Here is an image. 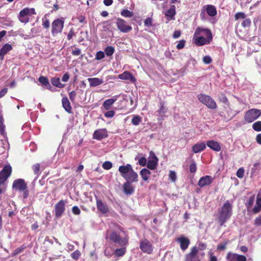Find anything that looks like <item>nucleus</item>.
I'll return each mask as SVG.
<instances>
[{"label":"nucleus","instance_id":"f257e3e1","mask_svg":"<svg viewBox=\"0 0 261 261\" xmlns=\"http://www.w3.org/2000/svg\"><path fill=\"white\" fill-rule=\"evenodd\" d=\"M232 215V202L227 200L218 212V220L220 226H223Z\"/></svg>","mask_w":261,"mask_h":261},{"label":"nucleus","instance_id":"864d4df0","mask_svg":"<svg viewBox=\"0 0 261 261\" xmlns=\"http://www.w3.org/2000/svg\"><path fill=\"white\" fill-rule=\"evenodd\" d=\"M42 25L44 28L48 29L50 25V22L49 20L47 19H43Z\"/></svg>","mask_w":261,"mask_h":261},{"label":"nucleus","instance_id":"dca6fc26","mask_svg":"<svg viewBox=\"0 0 261 261\" xmlns=\"http://www.w3.org/2000/svg\"><path fill=\"white\" fill-rule=\"evenodd\" d=\"M108 137V132L106 128L96 130L93 134V138L100 140Z\"/></svg>","mask_w":261,"mask_h":261},{"label":"nucleus","instance_id":"ea45409f","mask_svg":"<svg viewBox=\"0 0 261 261\" xmlns=\"http://www.w3.org/2000/svg\"><path fill=\"white\" fill-rule=\"evenodd\" d=\"M158 112L161 116H162L167 112V109L162 102H160V108Z\"/></svg>","mask_w":261,"mask_h":261},{"label":"nucleus","instance_id":"de8ad7c7","mask_svg":"<svg viewBox=\"0 0 261 261\" xmlns=\"http://www.w3.org/2000/svg\"><path fill=\"white\" fill-rule=\"evenodd\" d=\"M80 255H81V253L79 250H75L74 252L72 253L71 254V257L75 260L79 259Z\"/></svg>","mask_w":261,"mask_h":261},{"label":"nucleus","instance_id":"58836bf2","mask_svg":"<svg viewBox=\"0 0 261 261\" xmlns=\"http://www.w3.org/2000/svg\"><path fill=\"white\" fill-rule=\"evenodd\" d=\"M141 121V118L139 116H135L132 119V123L134 125H138Z\"/></svg>","mask_w":261,"mask_h":261},{"label":"nucleus","instance_id":"052dcab7","mask_svg":"<svg viewBox=\"0 0 261 261\" xmlns=\"http://www.w3.org/2000/svg\"><path fill=\"white\" fill-rule=\"evenodd\" d=\"M81 50L79 48H75L72 51V54L73 56H77L81 54Z\"/></svg>","mask_w":261,"mask_h":261},{"label":"nucleus","instance_id":"f03ea898","mask_svg":"<svg viewBox=\"0 0 261 261\" xmlns=\"http://www.w3.org/2000/svg\"><path fill=\"white\" fill-rule=\"evenodd\" d=\"M118 171L121 176L126 181H131L132 182L138 181V174L134 171L130 164L119 166Z\"/></svg>","mask_w":261,"mask_h":261},{"label":"nucleus","instance_id":"c9c22d12","mask_svg":"<svg viewBox=\"0 0 261 261\" xmlns=\"http://www.w3.org/2000/svg\"><path fill=\"white\" fill-rule=\"evenodd\" d=\"M39 82L43 85L45 86H50L49 85V81L47 79V77H45V76H41L39 78Z\"/></svg>","mask_w":261,"mask_h":261},{"label":"nucleus","instance_id":"e2e57ef3","mask_svg":"<svg viewBox=\"0 0 261 261\" xmlns=\"http://www.w3.org/2000/svg\"><path fill=\"white\" fill-rule=\"evenodd\" d=\"M260 211H261V206L258 205H257L256 204V205L254 206V207L253 209V213H258L259 212H260Z\"/></svg>","mask_w":261,"mask_h":261},{"label":"nucleus","instance_id":"c756f323","mask_svg":"<svg viewBox=\"0 0 261 261\" xmlns=\"http://www.w3.org/2000/svg\"><path fill=\"white\" fill-rule=\"evenodd\" d=\"M12 49V46L9 44H5L0 49V56L3 59L4 56Z\"/></svg>","mask_w":261,"mask_h":261},{"label":"nucleus","instance_id":"5fc2aeb1","mask_svg":"<svg viewBox=\"0 0 261 261\" xmlns=\"http://www.w3.org/2000/svg\"><path fill=\"white\" fill-rule=\"evenodd\" d=\"M203 62L206 64H209L212 62V59L210 56H206L203 58Z\"/></svg>","mask_w":261,"mask_h":261},{"label":"nucleus","instance_id":"a19ab883","mask_svg":"<svg viewBox=\"0 0 261 261\" xmlns=\"http://www.w3.org/2000/svg\"><path fill=\"white\" fill-rule=\"evenodd\" d=\"M105 57V53L102 51H98L97 52L95 56V59L96 60H100Z\"/></svg>","mask_w":261,"mask_h":261},{"label":"nucleus","instance_id":"37998d69","mask_svg":"<svg viewBox=\"0 0 261 261\" xmlns=\"http://www.w3.org/2000/svg\"><path fill=\"white\" fill-rule=\"evenodd\" d=\"M236 175L238 177L240 178H242L244 175V169L243 168H239L236 173Z\"/></svg>","mask_w":261,"mask_h":261},{"label":"nucleus","instance_id":"f3484780","mask_svg":"<svg viewBox=\"0 0 261 261\" xmlns=\"http://www.w3.org/2000/svg\"><path fill=\"white\" fill-rule=\"evenodd\" d=\"M228 261H246V257L244 255L229 252L226 256Z\"/></svg>","mask_w":261,"mask_h":261},{"label":"nucleus","instance_id":"680f3d73","mask_svg":"<svg viewBox=\"0 0 261 261\" xmlns=\"http://www.w3.org/2000/svg\"><path fill=\"white\" fill-rule=\"evenodd\" d=\"M69 79V75L68 73H65L62 76V80L64 82H66Z\"/></svg>","mask_w":261,"mask_h":261},{"label":"nucleus","instance_id":"69168bd1","mask_svg":"<svg viewBox=\"0 0 261 261\" xmlns=\"http://www.w3.org/2000/svg\"><path fill=\"white\" fill-rule=\"evenodd\" d=\"M8 92L7 88H4L0 91V98L3 97Z\"/></svg>","mask_w":261,"mask_h":261},{"label":"nucleus","instance_id":"cd10ccee","mask_svg":"<svg viewBox=\"0 0 261 261\" xmlns=\"http://www.w3.org/2000/svg\"><path fill=\"white\" fill-rule=\"evenodd\" d=\"M88 80L91 87H96L102 84L103 83L102 80L96 77L89 78Z\"/></svg>","mask_w":261,"mask_h":261},{"label":"nucleus","instance_id":"4be33fe9","mask_svg":"<svg viewBox=\"0 0 261 261\" xmlns=\"http://www.w3.org/2000/svg\"><path fill=\"white\" fill-rule=\"evenodd\" d=\"M176 241L179 243L180 248L183 250H186L190 244L189 240L184 237L177 238Z\"/></svg>","mask_w":261,"mask_h":261},{"label":"nucleus","instance_id":"412c9836","mask_svg":"<svg viewBox=\"0 0 261 261\" xmlns=\"http://www.w3.org/2000/svg\"><path fill=\"white\" fill-rule=\"evenodd\" d=\"M131 182V181H126L123 185V192L126 195H130L134 192V187Z\"/></svg>","mask_w":261,"mask_h":261},{"label":"nucleus","instance_id":"b1692460","mask_svg":"<svg viewBox=\"0 0 261 261\" xmlns=\"http://www.w3.org/2000/svg\"><path fill=\"white\" fill-rule=\"evenodd\" d=\"M195 40L194 42L198 46H202L205 44H209L211 42L210 40H208L206 38L204 37L203 36H196L194 37Z\"/></svg>","mask_w":261,"mask_h":261},{"label":"nucleus","instance_id":"72a5a7b5","mask_svg":"<svg viewBox=\"0 0 261 261\" xmlns=\"http://www.w3.org/2000/svg\"><path fill=\"white\" fill-rule=\"evenodd\" d=\"M140 174L143 180H147L149 177L150 172L149 170L144 168L141 170Z\"/></svg>","mask_w":261,"mask_h":261},{"label":"nucleus","instance_id":"7ed1b4c3","mask_svg":"<svg viewBox=\"0 0 261 261\" xmlns=\"http://www.w3.org/2000/svg\"><path fill=\"white\" fill-rule=\"evenodd\" d=\"M206 13L211 17L209 20L213 24L215 23L216 22V20L213 18L217 14V9L215 6L212 5H206L203 6L200 14V17L201 20H207Z\"/></svg>","mask_w":261,"mask_h":261},{"label":"nucleus","instance_id":"774afa93","mask_svg":"<svg viewBox=\"0 0 261 261\" xmlns=\"http://www.w3.org/2000/svg\"><path fill=\"white\" fill-rule=\"evenodd\" d=\"M256 141L258 144H261V134H258L256 136Z\"/></svg>","mask_w":261,"mask_h":261},{"label":"nucleus","instance_id":"09e8293b","mask_svg":"<svg viewBox=\"0 0 261 261\" xmlns=\"http://www.w3.org/2000/svg\"><path fill=\"white\" fill-rule=\"evenodd\" d=\"M33 170L35 174H38L40 172V165L36 164L32 166Z\"/></svg>","mask_w":261,"mask_h":261},{"label":"nucleus","instance_id":"473e14b6","mask_svg":"<svg viewBox=\"0 0 261 261\" xmlns=\"http://www.w3.org/2000/svg\"><path fill=\"white\" fill-rule=\"evenodd\" d=\"M51 83L54 86L58 88H63L64 87V84L60 82V78L59 77H53L51 80Z\"/></svg>","mask_w":261,"mask_h":261},{"label":"nucleus","instance_id":"8fccbe9b","mask_svg":"<svg viewBox=\"0 0 261 261\" xmlns=\"http://www.w3.org/2000/svg\"><path fill=\"white\" fill-rule=\"evenodd\" d=\"M117 255L121 256H122L125 252V249L124 248L117 249L115 251Z\"/></svg>","mask_w":261,"mask_h":261},{"label":"nucleus","instance_id":"6e6552de","mask_svg":"<svg viewBox=\"0 0 261 261\" xmlns=\"http://www.w3.org/2000/svg\"><path fill=\"white\" fill-rule=\"evenodd\" d=\"M51 27L52 34L55 36L62 32L64 27V20L61 19H57L52 22Z\"/></svg>","mask_w":261,"mask_h":261},{"label":"nucleus","instance_id":"3c124183","mask_svg":"<svg viewBox=\"0 0 261 261\" xmlns=\"http://www.w3.org/2000/svg\"><path fill=\"white\" fill-rule=\"evenodd\" d=\"M169 179L172 181H175L176 179V173L173 171H170L169 173Z\"/></svg>","mask_w":261,"mask_h":261},{"label":"nucleus","instance_id":"13d9d810","mask_svg":"<svg viewBox=\"0 0 261 261\" xmlns=\"http://www.w3.org/2000/svg\"><path fill=\"white\" fill-rule=\"evenodd\" d=\"M115 115L114 111H108L105 113V116L107 118H112Z\"/></svg>","mask_w":261,"mask_h":261},{"label":"nucleus","instance_id":"c85d7f7f","mask_svg":"<svg viewBox=\"0 0 261 261\" xmlns=\"http://www.w3.org/2000/svg\"><path fill=\"white\" fill-rule=\"evenodd\" d=\"M62 106L65 110L70 113H71V106L69 100L67 97H64L62 99Z\"/></svg>","mask_w":261,"mask_h":261},{"label":"nucleus","instance_id":"49530a36","mask_svg":"<svg viewBox=\"0 0 261 261\" xmlns=\"http://www.w3.org/2000/svg\"><path fill=\"white\" fill-rule=\"evenodd\" d=\"M251 24V20L249 18L244 19L242 22V25L244 28L249 27Z\"/></svg>","mask_w":261,"mask_h":261},{"label":"nucleus","instance_id":"f8f14e48","mask_svg":"<svg viewBox=\"0 0 261 261\" xmlns=\"http://www.w3.org/2000/svg\"><path fill=\"white\" fill-rule=\"evenodd\" d=\"M203 34L208 40L211 41L212 40L213 36L211 31L207 29H202L198 27L196 29L194 36L196 37L199 36L200 34Z\"/></svg>","mask_w":261,"mask_h":261},{"label":"nucleus","instance_id":"79ce46f5","mask_svg":"<svg viewBox=\"0 0 261 261\" xmlns=\"http://www.w3.org/2000/svg\"><path fill=\"white\" fill-rule=\"evenodd\" d=\"M102 168L105 170H109L112 167V163L110 161H106L102 164Z\"/></svg>","mask_w":261,"mask_h":261},{"label":"nucleus","instance_id":"5701e85b","mask_svg":"<svg viewBox=\"0 0 261 261\" xmlns=\"http://www.w3.org/2000/svg\"><path fill=\"white\" fill-rule=\"evenodd\" d=\"M207 146L215 151H220L221 147L219 143L214 140H210L206 142Z\"/></svg>","mask_w":261,"mask_h":261},{"label":"nucleus","instance_id":"4c0bfd02","mask_svg":"<svg viewBox=\"0 0 261 261\" xmlns=\"http://www.w3.org/2000/svg\"><path fill=\"white\" fill-rule=\"evenodd\" d=\"M253 129L256 132L261 131V121H258L252 124Z\"/></svg>","mask_w":261,"mask_h":261},{"label":"nucleus","instance_id":"a18cd8bd","mask_svg":"<svg viewBox=\"0 0 261 261\" xmlns=\"http://www.w3.org/2000/svg\"><path fill=\"white\" fill-rule=\"evenodd\" d=\"M245 14L243 12H238L235 14L234 18L236 20H238L239 19H244L245 18Z\"/></svg>","mask_w":261,"mask_h":261},{"label":"nucleus","instance_id":"423d86ee","mask_svg":"<svg viewBox=\"0 0 261 261\" xmlns=\"http://www.w3.org/2000/svg\"><path fill=\"white\" fill-rule=\"evenodd\" d=\"M261 115V110L251 109L247 111L244 116L246 122L251 123L256 120Z\"/></svg>","mask_w":261,"mask_h":261},{"label":"nucleus","instance_id":"2f4dec72","mask_svg":"<svg viewBox=\"0 0 261 261\" xmlns=\"http://www.w3.org/2000/svg\"><path fill=\"white\" fill-rule=\"evenodd\" d=\"M5 129L4 119L2 113L0 112V133L4 137H5L6 135Z\"/></svg>","mask_w":261,"mask_h":261},{"label":"nucleus","instance_id":"338daca9","mask_svg":"<svg viewBox=\"0 0 261 261\" xmlns=\"http://www.w3.org/2000/svg\"><path fill=\"white\" fill-rule=\"evenodd\" d=\"M255 223L256 225H261V216L259 217H257L255 219Z\"/></svg>","mask_w":261,"mask_h":261},{"label":"nucleus","instance_id":"9d476101","mask_svg":"<svg viewBox=\"0 0 261 261\" xmlns=\"http://www.w3.org/2000/svg\"><path fill=\"white\" fill-rule=\"evenodd\" d=\"M116 24L118 30L123 33H127L132 29V28L127 25L126 22L121 18H118L116 19Z\"/></svg>","mask_w":261,"mask_h":261},{"label":"nucleus","instance_id":"bb28decb","mask_svg":"<svg viewBox=\"0 0 261 261\" xmlns=\"http://www.w3.org/2000/svg\"><path fill=\"white\" fill-rule=\"evenodd\" d=\"M175 14V6L173 5H171L170 9L165 12V15L168 17V20L174 19Z\"/></svg>","mask_w":261,"mask_h":261},{"label":"nucleus","instance_id":"7c9ffc66","mask_svg":"<svg viewBox=\"0 0 261 261\" xmlns=\"http://www.w3.org/2000/svg\"><path fill=\"white\" fill-rule=\"evenodd\" d=\"M117 98H110L105 100L103 103V106L106 110L111 109V106L116 101Z\"/></svg>","mask_w":261,"mask_h":261},{"label":"nucleus","instance_id":"ddd939ff","mask_svg":"<svg viewBox=\"0 0 261 261\" xmlns=\"http://www.w3.org/2000/svg\"><path fill=\"white\" fill-rule=\"evenodd\" d=\"M12 187L15 190L21 192L25 190L27 187L23 179H17L13 181Z\"/></svg>","mask_w":261,"mask_h":261},{"label":"nucleus","instance_id":"a878e982","mask_svg":"<svg viewBox=\"0 0 261 261\" xmlns=\"http://www.w3.org/2000/svg\"><path fill=\"white\" fill-rule=\"evenodd\" d=\"M158 158L154 154H153V156L148 161L147 163V166L149 169L151 170H153L155 168L158 164Z\"/></svg>","mask_w":261,"mask_h":261},{"label":"nucleus","instance_id":"9b49d317","mask_svg":"<svg viewBox=\"0 0 261 261\" xmlns=\"http://www.w3.org/2000/svg\"><path fill=\"white\" fill-rule=\"evenodd\" d=\"M140 248L144 253L147 254H151L153 251L151 243L146 239L140 242Z\"/></svg>","mask_w":261,"mask_h":261},{"label":"nucleus","instance_id":"4d7b16f0","mask_svg":"<svg viewBox=\"0 0 261 261\" xmlns=\"http://www.w3.org/2000/svg\"><path fill=\"white\" fill-rule=\"evenodd\" d=\"M185 45V41L184 40H180L179 41L178 44L176 45V47L178 49H181L183 48Z\"/></svg>","mask_w":261,"mask_h":261},{"label":"nucleus","instance_id":"0e129e2a","mask_svg":"<svg viewBox=\"0 0 261 261\" xmlns=\"http://www.w3.org/2000/svg\"><path fill=\"white\" fill-rule=\"evenodd\" d=\"M145 25L147 26H150L152 24V20L150 18H146L144 21Z\"/></svg>","mask_w":261,"mask_h":261},{"label":"nucleus","instance_id":"6e6d98bb","mask_svg":"<svg viewBox=\"0 0 261 261\" xmlns=\"http://www.w3.org/2000/svg\"><path fill=\"white\" fill-rule=\"evenodd\" d=\"M72 213L76 215H79L80 214L81 211L80 208L77 206H74L72 208Z\"/></svg>","mask_w":261,"mask_h":261},{"label":"nucleus","instance_id":"6ab92c4d","mask_svg":"<svg viewBox=\"0 0 261 261\" xmlns=\"http://www.w3.org/2000/svg\"><path fill=\"white\" fill-rule=\"evenodd\" d=\"M119 79L124 80H129L132 83H135L136 81L135 77L129 71H125L118 75Z\"/></svg>","mask_w":261,"mask_h":261},{"label":"nucleus","instance_id":"e433bc0d","mask_svg":"<svg viewBox=\"0 0 261 261\" xmlns=\"http://www.w3.org/2000/svg\"><path fill=\"white\" fill-rule=\"evenodd\" d=\"M121 14L122 16H123L125 17H128V18H130L133 16V12L130 11L127 9L123 10L121 12Z\"/></svg>","mask_w":261,"mask_h":261},{"label":"nucleus","instance_id":"aec40b11","mask_svg":"<svg viewBox=\"0 0 261 261\" xmlns=\"http://www.w3.org/2000/svg\"><path fill=\"white\" fill-rule=\"evenodd\" d=\"M97 208L99 211L102 214H106L108 212L109 208L106 203L103 202L100 199L96 200Z\"/></svg>","mask_w":261,"mask_h":261},{"label":"nucleus","instance_id":"393cba45","mask_svg":"<svg viewBox=\"0 0 261 261\" xmlns=\"http://www.w3.org/2000/svg\"><path fill=\"white\" fill-rule=\"evenodd\" d=\"M206 148V145L204 142L197 143L192 146V151L194 153H197L203 151Z\"/></svg>","mask_w":261,"mask_h":261},{"label":"nucleus","instance_id":"0eeeda50","mask_svg":"<svg viewBox=\"0 0 261 261\" xmlns=\"http://www.w3.org/2000/svg\"><path fill=\"white\" fill-rule=\"evenodd\" d=\"M36 14L34 8H26L20 11L18 15V19L22 23H27L29 21V15H34Z\"/></svg>","mask_w":261,"mask_h":261},{"label":"nucleus","instance_id":"4468645a","mask_svg":"<svg viewBox=\"0 0 261 261\" xmlns=\"http://www.w3.org/2000/svg\"><path fill=\"white\" fill-rule=\"evenodd\" d=\"M110 240L120 246H124L127 243V240L125 239L120 238L119 236L114 231L110 234Z\"/></svg>","mask_w":261,"mask_h":261},{"label":"nucleus","instance_id":"39448f33","mask_svg":"<svg viewBox=\"0 0 261 261\" xmlns=\"http://www.w3.org/2000/svg\"><path fill=\"white\" fill-rule=\"evenodd\" d=\"M198 99L200 102L206 106L209 109L214 110L217 108L216 102L208 95L200 94L198 95Z\"/></svg>","mask_w":261,"mask_h":261},{"label":"nucleus","instance_id":"603ef678","mask_svg":"<svg viewBox=\"0 0 261 261\" xmlns=\"http://www.w3.org/2000/svg\"><path fill=\"white\" fill-rule=\"evenodd\" d=\"M76 96V93L74 91H72L69 93V98L72 102L74 101Z\"/></svg>","mask_w":261,"mask_h":261},{"label":"nucleus","instance_id":"f704fd0d","mask_svg":"<svg viewBox=\"0 0 261 261\" xmlns=\"http://www.w3.org/2000/svg\"><path fill=\"white\" fill-rule=\"evenodd\" d=\"M114 51L115 48L112 46H107L105 49V53L108 57L112 56L114 53Z\"/></svg>","mask_w":261,"mask_h":261},{"label":"nucleus","instance_id":"2eb2a0df","mask_svg":"<svg viewBox=\"0 0 261 261\" xmlns=\"http://www.w3.org/2000/svg\"><path fill=\"white\" fill-rule=\"evenodd\" d=\"M65 201L61 200L55 205V215L57 218H60L64 212L65 208Z\"/></svg>","mask_w":261,"mask_h":261},{"label":"nucleus","instance_id":"c03bdc74","mask_svg":"<svg viewBox=\"0 0 261 261\" xmlns=\"http://www.w3.org/2000/svg\"><path fill=\"white\" fill-rule=\"evenodd\" d=\"M189 169L191 173H195L196 171L197 166L194 161H192V163L190 165Z\"/></svg>","mask_w":261,"mask_h":261},{"label":"nucleus","instance_id":"bf43d9fd","mask_svg":"<svg viewBox=\"0 0 261 261\" xmlns=\"http://www.w3.org/2000/svg\"><path fill=\"white\" fill-rule=\"evenodd\" d=\"M139 163L140 165L142 166H144L147 164V160L145 158L142 157L140 158L139 160Z\"/></svg>","mask_w":261,"mask_h":261},{"label":"nucleus","instance_id":"1a4fd4ad","mask_svg":"<svg viewBox=\"0 0 261 261\" xmlns=\"http://www.w3.org/2000/svg\"><path fill=\"white\" fill-rule=\"evenodd\" d=\"M12 168L10 165L5 166L0 172V185L3 184L10 176Z\"/></svg>","mask_w":261,"mask_h":261},{"label":"nucleus","instance_id":"20e7f679","mask_svg":"<svg viewBox=\"0 0 261 261\" xmlns=\"http://www.w3.org/2000/svg\"><path fill=\"white\" fill-rule=\"evenodd\" d=\"M204 253L200 251L197 247L192 248L190 253L186 256L185 261H201Z\"/></svg>","mask_w":261,"mask_h":261},{"label":"nucleus","instance_id":"a211bd4d","mask_svg":"<svg viewBox=\"0 0 261 261\" xmlns=\"http://www.w3.org/2000/svg\"><path fill=\"white\" fill-rule=\"evenodd\" d=\"M213 180V178L210 175H206L200 178L198 185L200 187H203L210 185Z\"/></svg>","mask_w":261,"mask_h":261}]
</instances>
